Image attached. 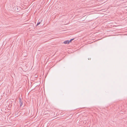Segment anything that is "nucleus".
<instances>
[{
  "instance_id": "f257e3e1",
  "label": "nucleus",
  "mask_w": 127,
  "mask_h": 127,
  "mask_svg": "<svg viewBox=\"0 0 127 127\" xmlns=\"http://www.w3.org/2000/svg\"><path fill=\"white\" fill-rule=\"evenodd\" d=\"M19 103L20 105V107H21L23 105V101L22 100L21 98H20V97H19Z\"/></svg>"
},
{
  "instance_id": "f03ea898",
  "label": "nucleus",
  "mask_w": 127,
  "mask_h": 127,
  "mask_svg": "<svg viewBox=\"0 0 127 127\" xmlns=\"http://www.w3.org/2000/svg\"><path fill=\"white\" fill-rule=\"evenodd\" d=\"M69 43V41L68 40H66L64 42V44H68Z\"/></svg>"
},
{
  "instance_id": "7ed1b4c3",
  "label": "nucleus",
  "mask_w": 127,
  "mask_h": 127,
  "mask_svg": "<svg viewBox=\"0 0 127 127\" xmlns=\"http://www.w3.org/2000/svg\"><path fill=\"white\" fill-rule=\"evenodd\" d=\"M74 38H73V39H70V40L69 41V42H71L72 41V40H73V39H74Z\"/></svg>"
},
{
  "instance_id": "20e7f679",
  "label": "nucleus",
  "mask_w": 127,
  "mask_h": 127,
  "mask_svg": "<svg viewBox=\"0 0 127 127\" xmlns=\"http://www.w3.org/2000/svg\"><path fill=\"white\" fill-rule=\"evenodd\" d=\"M40 22H38V23H37V24L36 25H37V26H38V25H39V24H40Z\"/></svg>"
},
{
  "instance_id": "39448f33",
  "label": "nucleus",
  "mask_w": 127,
  "mask_h": 127,
  "mask_svg": "<svg viewBox=\"0 0 127 127\" xmlns=\"http://www.w3.org/2000/svg\"><path fill=\"white\" fill-rule=\"evenodd\" d=\"M88 60H89V58H88Z\"/></svg>"
}]
</instances>
